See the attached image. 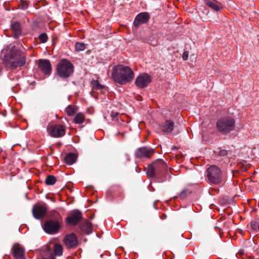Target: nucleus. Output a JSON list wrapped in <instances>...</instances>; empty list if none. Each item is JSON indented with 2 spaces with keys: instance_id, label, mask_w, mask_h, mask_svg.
<instances>
[{
  "instance_id": "obj_1",
  "label": "nucleus",
  "mask_w": 259,
  "mask_h": 259,
  "mask_svg": "<svg viewBox=\"0 0 259 259\" xmlns=\"http://www.w3.org/2000/svg\"><path fill=\"white\" fill-rule=\"evenodd\" d=\"M5 65L11 70L24 66L26 63V55L19 50L12 48L4 59Z\"/></svg>"
},
{
  "instance_id": "obj_2",
  "label": "nucleus",
  "mask_w": 259,
  "mask_h": 259,
  "mask_svg": "<svg viewBox=\"0 0 259 259\" xmlns=\"http://www.w3.org/2000/svg\"><path fill=\"white\" fill-rule=\"evenodd\" d=\"M112 77L115 82L123 85L131 82L134 79V73L130 67L118 65L113 67Z\"/></svg>"
},
{
  "instance_id": "obj_3",
  "label": "nucleus",
  "mask_w": 259,
  "mask_h": 259,
  "mask_svg": "<svg viewBox=\"0 0 259 259\" xmlns=\"http://www.w3.org/2000/svg\"><path fill=\"white\" fill-rule=\"evenodd\" d=\"M167 170V166L164 160L158 159L148 165L146 174L149 177L156 178L159 182H163L162 176Z\"/></svg>"
},
{
  "instance_id": "obj_4",
  "label": "nucleus",
  "mask_w": 259,
  "mask_h": 259,
  "mask_svg": "<svg viewBox=\"0 0 259 259\" xmlns=\"http://www.w3.org/2000/svg\"><path fill=\"white\" fill-rule=\"evenodd\" d=\"M62 220V217L58 212L55 211L51 212L43 226L44 230L49 234L58 233L61 227Z\"/></svg>"
},
{
  "instance_id": "obj_5",
  "label": "nucleus",
  "mask_w": 259,
  "mask_h": 259,
  "mask_svg": "<svg viewBox=\"0 0 259 259\" xmlns=\"http://www.w3.org/2000/svg\"><path fill=\"white\" fill-rule=\"evenodd\" d=\"M63 247L56 242H50L42 253L43 259H56L55 256H60L63 254Z\"/></svg>"
},
{
  "instance_id": "obj_6",
  "label": "nucleus",
  "mask_w": 259,
  "mask_h": 259,
  "mask_svg": "<svg viewBox=\"0 0 259 259\" xmlns=\"http://www.w3.org/2000/svg\"><path fill=\"white\" fill-rule=\"evenodd\" d=\"M74 72L73 65L68 60L62 59L57 65L56 73L62 78H67Z\"/></svg>"
},
{
  "instance_id": "obj_7",
  "label": "nucleus",
  "mask_w": 259,
  "mask_h": 259,
  "mask_svg": "<svg viewBox=\"0 0 259 259\" xmlns=\"http://www.w3.org/2000/svg\"><path fill=\"white\" fill-rule=\"evenodd\" d=\"M235 119L231 116H226L219 119L217 122V128L222 134H227L234 130Z\"/></svg>"
},
{
  "instance_id": "obj_8",
  "label": "nucleus",
  "mask_w": 259,
  "mask_h": 259,
  "mask_svg": "<svg viewBox=\"0 0 259 259\" xmlns=\"http://www.w3.org/2000/svg\"><path fill=\"white\" fill-rule=\"evenodd\" d=\"M207 177L209 182L218 185L222 182V174L221 170L215 165H211L207 170Z\"/></svg>"
},
{
  "instance_id": "obj_9",
  "label": "nucleus",
  "mask_w": 259,
  "mask_h": 259,
  "mask_svg": "<svg viewBox=\"0 0 259 259\" xmlns=\"http://www.w3.org/2000/svg\"><path fill=\"white\" fill-rule=\"evenodd\" d=\"M81 212L78 210H74L66 219V223L71 226H76L82 219Z\"/></svg>"
},
{
  "instance_id": "obj_10",
  "label": "nucleus",
  "mask_w": 259,
  "mask_h": 259,
  "mask_svg": "<svg viewBox=\"0 0 259 259\" xmlns=\"http://www.w3.org/2000/svg\"><path fill=\"white\" fill-rule=\"evenodd\" d=\"M154 153V150L148 147H142L138 148L135 153L136 158H150Z\"/></svg>"
},
{
  "instance_id": "obj_11",
  "label": "nucleus",
  "mask_w": 259,
  "mask_h": 259,
  "mask_svg": "<svg viewBox=\"0 0 259 259\" xmlns=\"http://www.w3.org/2000/svg\"><path fill=\"white\" fill-rule=\"evenodd\" d=\"M151 82V76L147 73H143L137 77L135 84L138 88L143 89L146 88Z\"/></svg>"
},
{
  "instance_id": "obj_12",
  "label": "nucleus",
  "mask_w": 259,
  "mask_h": 259,
  "mask_svg": "<svg viewBox=\"0 0 259 259\" xmlns=\"http://www.w3.org/2000/svg\"><path fill=\"white\" fill-rule=\"evenodd\" d=\"M48 210L46 205L35 204L33 206L32 211L34 218L37 220L43 218Z\"/></svg>"
},
{
  "instance_id": "obj_13",
  "label": "nucleus",
  "mask_w": 259,
  "mask_h": 259,
  "mask_svg": "<svg viewBox=\"0 0 259 259\" xmlns=\"http://www.w3.org/2000/svg\"><path fill=\"white\" fill-rule=\"evenodd\" d=\"M50 133L52 137H61L65 134V128L62 125L56 124L48 127Z\"/></svg>"
},
{
  "instance_id": "obj_14",
  "label": "nucleus",
  "mask_w": 259,
  "mask_h": 259,
  "mask_svg": "<svg viewBox=\"0 0 259 259\" xmlns=\"http://www.w3.org/2000/svg\"><path fill=\"white\" fill-rule=\"evenodd\" d=\"M150 19L149 14L147 12H142L136 16L134 21L135 28H138L141 25L146 23Z\"/></svg>"
},
{
  "instance_id": "obj_15",
  "label": "nucleus",
  "mask_w": 259,
  "mask_h": 259,
  "mask_svg": "<svg viewBox=\"0 0 259 259\" xmlns=\"http://www.w3.org/2000/svg\"><path fill=\"white\" fill-rule=\"evenodd\" d=\"M38 67L46 75H49L52 71L50 61L47 59H40L38 61Z\"/></svg>"
},
{
  "instance_id": "obj_16",
  "label": "nucleus",
  "mask_w": 259,
  "mask_h": 259,
  "mask_svg": "<svg viewBox=\"0 0 259 259\" xmlns=\"http://www.w3.org/2000/svg\"><path fill=\"white\" fill-rule=\"evenodd\" d=\"M63 241L68 248H74L78 245L77 237L74 233L66 235Z\"/></svg>"
},
{
  "instance_id": "obj_17",
  "label": "nucleus",
  "mask_w": 259,
  "mask_h": 259,
  "mask_svg": "<svg viewBox=\"0 0 259 259\" xmlns=\"http://www.w3.org/2000/svg\"><path fill=\"white\" fill-rule=\"evenodd\" d=\"M12 253L15 259H25L24 248L18 243L13 246Z\"/></svg>"
},
{
  "instance_id": "obj_18",
  "label": "nucleus",
  "mask_w": 259,
  "mask_h": 259,
  "mask_svg": "<svg viewBox=\"0 0 259 259\" xmlns=\"http://www.w3.org/2000/svg\"><path fill=\"white\" fill-rule=\"evenodd\" d=\"M79 230L82 234L89 235L93 231L92 224L89 221L82 223L79 225Z\"/></svg>"
},
{
  "instance_id": "obj_19",
  "label": "nucleus",
  "mask_w": 259,
  "mask_h": 259,
  "mask_svg": "<svg viewBox=\"0 0 259 259\" xmlns=\"http://www.w3.org/2000/svg\"><path fill=\"white\" fill-rule=\"evenodd\" d=\"M206 6L215 12L219 11L223 8L222 4L216 0H206Z\"/></svg>"
},
{
  "instance_id": "obj_20",
  "label": "nucleus",
  "mask_w": 259,
  "mask_h": 259,
  "mask_svg": "<svg viewBox=\"0 0 259 259\" xmlns=\"http://www.w3.org/2000/svg\"><path fill=\"white\" fill-rule=\"evenodd\" d=\"M11 30L13 36L15 38H17L21 34L22 28L20 23L17 21L12 23Z\"/></svg>"
},
{
  "instance_id": "obj_21",
  "label": "nucleus",
  "mask_w": 259,
  "mask_h": 259,
  "mask_svg": "<svg viewBox=\"0 0 259 259\" xmlns=\"http://www.w3.org/2000/svg\"><path fill=\"white\" fill-rule=\"evenodd\" d=\"M162 132L166 134L171 133L174 128V122L170 120H166L163 126Z\"/></svg>"
},
{
  "instance_id": "obj_22",
  "label": "nucleus",
  "mask_w": 259,
  "mask_h": 259,
  "mask_svg": "<svg viewBox=\"0 0 259 259\" xmlns=\"http://www.w3.org/2000/svg\"><path fill=\"white\" fill-rule=\"evenodd\" d=\"M77 155L73 153H69L64 157V161L67 164L71 165L75 162L77 159Z\"/></svg>"
},
{
  "instance_id": "obj_23",
  "label": "nucleus",
  "mask_w": 259,
  "mask_h": 259,
  "mask_svg": "<svg viewBox=\"0 0 259 259\" xmlns=\"http://www.w3.org/2000/svg\"><path fill=\"white\" fill-rule=\"evenodd\" d=\"M77 110V108L74 105H69L66 108V112L68 116H72Z\"/></svg>"
},
{
  "instance_id": "obj_24",
  "label": "nucleus",
  "mask_w": 259,
  "mask_h": 259,
  "mask_svg": "<svg viewBox=\"0 0 259 259\" xmlns=\"http://www.w3.org/2000/svg\"><path fill=\"white\" fill-rule=\"evenodd\" d=\"M55 177L53 175L48 176L45 179V183L47 185H53L56 182Z\"/></svg>"
},
{
  "instance_id": "obj_25",
  "label": "nucleus",
  "mask_w": 259,
  "mask_h": 259,
  "mask_svg": "<svg viewBox=\"0 0 259 259\" xmlns=\"http://www.w3.org/2000/svg\"><path fill=\"white\" fill-rule=\"evenodd\" d=\"M84 120V116L83 114L81 113H77L74 118V122L77 124L82 123Z\"/></svg>"
},
{
  "instance_id": "obj_26",
  "label": "nucleus",
  "mask_w": 259,
  "mask_h": 259,
  "mask_svg": "<svg viewBox=\"0 0 259 259\" xmlns=\"http://www.w3.org/2000/svg\"><path fill=\"white\" fill-rule=\"evenodd\" d=\"M92 88L95 90H101L104 88V86L101 84L98 80H93L91 81Z\"/></svg>"
},
{
  "instance_id": "obj_27",
  "label": "nucleus",
  "mask_w": 259,
  "mask_h": 259,
  "mask_svg": "<svg viewBox=\"0 0 259 259\" xmlns=\"http://www.w3.org/2000/svg\"><path fill=\"white\" fill-rule=\"evenodd\" d=\"M75 46V50L77 52L83 51L85 49V45L83 42H77Z\"/></svg>"
},
{
  "instance_id": "obj_28",
  "label": "nucleus",
  "mask_w": 259,
  "mask_h": 259,
  "mask_svg": "<svg viewBox=\"0 0 259 259\" xmlns=\"http://www.w3.org/2000/svg\"><path fill=\"white\" fill-rule=\"evenodd\" d=\"M191 192L189 191L188 189H184L183 190L179 195L178 196L181 199H183L185 198H186L189 194H190Z\"/></svg>"
},
{
  "instance_id": "obj_29",
  "label": "nucleus",
  "mask_w": 259,
  "mask_h": 259,
  "mask_svg": "<svg viewBox=\"0 0 259 259\" xmlns=\"http://www.w3.org/2000/svg\"><path fill=\"white\" fill-rule=\"evenodd\" d=\"M19 6L21 9L26 10L28 7L27 0H20Z\"/></svg>"
},
{
  "instance_id": "obj_30",
  "label": "nucleus",
  "mask_w": 259,
  "mask_h": 259,
  "mask_svg": "<svg viewBox=\"0 0 259 259\" xmlns=\"http://www.w3.org/2000/svg\"><path fill=\"white\" fill-rule=\"evenodd\" d=\"M39 39L40 41L42 43H45L47 42L48 40V36L47 34L45 33H41L39 35Z\"/></svg>"
},
{
  "instance_id": "obj_31",
  "label": "nucleus",
  "mask_w": 259,
  "mask_h": 259,
  "mask_svg": "<svg viewBox=\"0 0 259 259\" xmlns=\"http://www.w3.org/2000/svg\"><path fill=\"white\" fill-rule=\"evenodd\" d=\"M250 226L252 229L255 231H257V226H258V223L256 221H252L250 223Z\"/></svg>"
},
{
  "instance_id": "obj_32",
  "label": "nucleus",
  "mask_w": 259,
  "mask_h": 259,
  "mask_svg": "<svg viewBox=\"0 0 259 259\" xmlns=\"http://www.w3.org/2000/svg\"><path fill=\"white\" fill-rule=\"evenodd\" d=\"M228 154V151L226 150L222 149L220 150L219 155L221 156H225Z\"/></svg>"
},
{
  "instance_id": "obj_33",
  "label": "nucleus",
  "mask_w": 259,
  "mask_h": 259,
  "mask_svg": "<svg viewBox=\"0 0 259 259\" xmlns=\"http://www.w3.org/2000/svg\"><path fill=\"white\" fill-rule=\"evenodd\" d=\"M188 55H189V54H188V52H184L183 54V56H182V57H183V59L184 60H186L188 59Z\"/></svg>"
},
{
  "instance_id": "obj_34",
  "label": "nucleus",
  "mask_w": 259,
  "mask_h": 259,
  "mask_svg": "<svg viewBox=\"0 0 259 259\" xmlns=\"http://www.w3.org/2000/svg\"><path fill=\"white\" fill-rule=\"evenodd\" d=\"M119 115V113L118 112H112L111 114V116L112 118H115L116 116H117Z\"/></svg>"
},
{
  "instance_id": "obj_35",
  "label": "nucleus",
  "mask_w": 259,
  "mask_h": 259,
  "mask_svg": "<svg viewBox=\"0 0 259 259\" xmlns=\"http://www.w3.org/2000/svg\"><path fill=\"white\" fill-rule=\"evenodd\" d=\"M116 135H121L122 136V137H124L125 134L124 133L118 132Z\"/></svg>"
},
{
  "instance_id": "obj_36",
  "label": "nucleus",
  "mask_w": 259,
  "mask_h": 259,
  "mask_svg": "<svg viewBox=\"0 0 259 259\" xmlns=\"http://www.w3.org/2000/svg\"><path fill=\"white\" fill-rule=\"evenodd\" d=\"M2 151H3L2 149L0 147V154L1 153Z\"/></svg>"
},
{
  "instance_id": "obj_37",
  "label": "nucleus",
  "mask_w": 259,
  "mask_h": 259,
  "mask_svg": "<svg viewBox=\"0 0 259 259\" xmlns=\"http://www.w3.org/2000/svg\"><path fill=\"white\" fill-rule=\"evenodd\" d=\"M257 228H258L257 231H259V224H258V226H257Z\"/></svg>"
}]
</instances>
